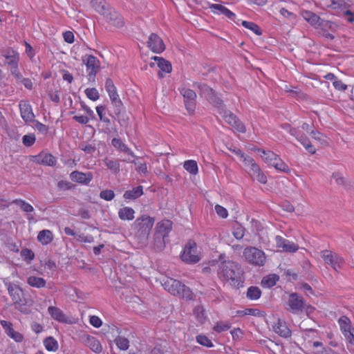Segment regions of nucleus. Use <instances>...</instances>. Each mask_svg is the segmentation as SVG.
I'll return each instance as SVG.
<instances>
[{
  "label": "nucleus",
  "mask_w": 354,
  "mask_h": 354,
  "mask_svg": "<svg viewBox=\"0 0 354 354\" xmlns=\"http://www.w3.org/2000/svg\"><path fill=\"white\" fill-rule=\"evenodd\" d=\"M243 164L246 167L247 172L252 178H255L261 184H266L267 183L266 176L262 172L259 166L255 162L252 158H244Z\"/></svg>",
  "instance_id": "obj_9"
},
{
  "label": "nucleus",
  "mask_w": 354,
  "mask_h": 354,
  "mask_svg": "<svg viewBox=\"0 0 354 354\" xmlns=\"http://www.w3.org/2000/svg\"><path fill=\"white\" fill-rule=\"evenodd\" d=\"M303 18L315 28L318 29L322 18L315 12L310 10H303L301 12Z\"/></svg>",
  "instance_id": "obj_24"
},
{
  "label": "nucleus",
  "mask_w": 354,
  "mask_h": 354,
  "mask_svg": "<svg viewBox=\"0 0 354 354\" xmlns=\"http://www.w3.org/2000/svg\"><path fill=\"white\" fill-rule=\"evenodd\" d=\"M35 158L37 163L43 165L53 167L57 163V159L54 156L44 151L39 153Z\"/></svg>",
  "instance_id": "obj_22"
},
{
  "label": "nucleus",
  "mask_w": 354,
  "mask_h": 354,
  "mask_svg": "<svg viewBox=\"0 0 354 354\" xmlns=\"http://www.w3.org/2000/svg\"><path fill=\"white\" fill-rule=\"evenodd\" d=\"M8 291L13 301L15 309L24 315L30 314L32 301H30L29 304L28 299L24 297L22 288L18 285L10 283L8 285Z\"/></svg>",
  "instance_id": "obj_3"
},
{
  "label": "nucleus",
  "mask_w": 354,
  "mask_h": 354,
  "mask_svg": "<svg viewBox=\"0 0 354 354\" xmlns=\"http://www.w3.org/2000/svg\"><path fill=\"white\" fill-rule=\"evenodd\" d=\"M260 151L261 152L260 154L261 157L263 161L270 166H272L277 160V158L279 157L278 155L271 151L261 150Z\"/></svg>",
  "instance_id": "obj_37"
},
{
  "label": "nucleus",
  "mask_w": 354,
  "mask_h": 354,
  "mask_svg": "<svg viewBox=\"0 0 354 354\" xmlns=\"http://www.w3.org/2000/svg\"><path fill=\"white\" fill-rule=\"evenodd\" d=\"M172 230V222L169 220H162L156 224V233L168 239L169 234Z\"/></svg>",
  "instance_id": "obj_23"
},
{
  "label": "nucleus",
  "mask_w": 354,
  "mask_h": 354,
  "mask_svg": "<svg viewBox=\"0 0 354 354\" xmlns=\"http://www.w3.org/2000/svg\"><path fill=\"white\" fill-rule=\"evenodd\" d=\"M1 56L6 59L5 65L10 66V68L19 65V53L13 48H8L3 50Z\"/></svg>",
  "instance_id": "obj_17"
},
{
  "label": "nucleus",
  "mask_w": 354,
  "mask_h": 354,
  "mask_svg": "<svg viewBox=\"0 0 354 354\" xmlns=\"http://www.w3.org/2000/svg\"><path fill=\"white\" fill-rule=\"evenodd\" d=\"M321 257L326 264L330 266L336 271L340 270L344 263L343 257L330 250H322Z\"/></svg>",
  "instance_id": "obj_12"
},
{
  "label": "nucleus",
  "mask_w": 354,
  "mask_h": 354,
  "mask_svg": "<svg viewBox=\"0 0 354 354\" xmlns=\"http://www.w3.org/2000/svg\"><path fill=\"white\" fill-rule=\"evenodd\" d=\"M147 44L148 47L155 53H161L165 49L162 39L155 33L150 35Z\"/></svg>",
  "instance_id": "obj_18"
},
{
  "label": "nucleus",
  "mask_w": 354,
  "mask_h": 354,
  "mask_svg": "<svg viewBox=\"0 0 354 354\" xmlns=\"http://www.w3.org/2000/svg\"><path fill=\"white\" fill-rule=\"evenodd\" d=\"M286 304L287 310L295 315L302 313L306 307L305 300L297 292H292L289 295Z\"/></svg>",
  "instance_id": "obj_11"
},
{
  "label": "nucleus",
  "mask_w": 354,
  "mask_h": 354,
  "mask_svg": "<svg viewBox=\"0 0 354 354\" xmlns=\"http://www.w3.org/2000/svg\"><path fill=\"white\" fill-rule=\"evenodd\" d=\"M245 231V227L237 223L233 227L232 234L236 239L240 240L244 236Z\"/></svg>",
  "instance_id": "obj_51"
},
{
  "label": "nucleus",
  "mask_w": 354,
  "mask_h": 354,
  "mask_svg": "<svg viewBox=\"0 0 354 354\" xmlns=\"http://www.w3.org/2000/svg\"><path fill=\"white\" fill-rule=\"evenodd\" d=\"M194 86L199 89L200 95L203 96L217 109H220L223 104V100L218 97L215 91L206 84L196 82Z\"/></svg>",
  "instance_id": "obj_10"
},
{
  "label": "nucleus",
  "mask_w": 354,
  "mask_h": 354,
  "mask_svg": "<svg viewBox=\"0 0 354 354\" xmlns=\"http://www.w3.org/2000/svg\"><path fill=\"white\" fill-rule=\"evenodd\" d=\"M211 11L216 15H223L229 19L234 21L236 15L224 6L219 3H212L209 6Z\"/></svg>",
  "instance_id": "obj_20"
},
{
  "label": "nucleus",
  "mask_w": 354,
  "mask_h": 354,
  "mask_svg": "<svg viewBox=\"0 0 354 354\" xmlns=\"http://www.w3.org/2000/svg\"><path fill=\"white\" fill-rule=\"evenodd\" d=\"M74 185L69 181L60 180L57 183V187L59 190L66 191L73 188Z\"/></svg>",
  "instance_id": "obj_62"
},
{
  "label": "nucleus",
  "mask_w": 354,
  "mask_h": 354,
  "mask_svg": "<svg viewBox=\"0 0 354 354\" xmlns=\"http://www.w3.org/2000/svg\"><path fill=\"white\" fill-rule=\"evenodd\" d=\"M183 167L191 174L196 175L198 171L197 162L193 160H186L184 162Z\"/></svg>",
  "instance_id": "obj_44"
},
{
  "label": "nucleus",
  "mask_w": 354,
  "mask_h": 354,
  "mask_svg": "<svg viewBox=\"0 0 354 354\" xmlns=\"http://www.w3.org/2000/svg\"><path fill=\"white\" fill-rule=\"evenodd\" d=\"M143 194V187L142 185H139L136 187H133L131 190H127L124 194L123 197L126 200H135L138 198Z\"/></svg>",
  "instance_id": "obj_32"
},
{
  "label": "nucleus",
  "mask_w": 354,
  "mask_h": 354,
  "mask_svg": "<svg viewBox=\"0 0 354 354\" xmlns=\"http://www.w3.org/2000/svg\"><path fill=\"white\" fill-rule=\"evenodd\" d=\"M181 260L188 264H194L198 263L201 257L197 250V245L193 240H189L185 245L182 253L180 254Z\"/></svg>",
  "instance_id": "obj_6"
},
{
  "label": "nucleus",
  "mask_w": 354,
  "mask_h": 354,
  "mask_svg": "<svg viewBox=\"0 0 354 354\" xmlns=\"http://www.w3.org/2000/svg\"><path fill=\"white\" fill-rule=\"evenodd\" d=\"M79 148L84 151L87 154L92 155L95 151V147L91 144H86L85 142H82L79 145Z\"/></svg>",
  "instance_id": "obj_59"
},
{
  "label": "nucleus",
  "mask_w": 354,
  "mask_h": 354,
  "mask_svg": "<svg viewBox=\"0 0 354 354\" xmlns=\"http://www.w3.org/2000/svg\"><path fill=\"white\" fill-rule=\"evenodd\" d=\"M125 161L133 163L136 166V171L140 174H142L144 176H146L148 174L147 166L145 162H140L134 160H131L130 159L125 160Z\"/></svg>",
  "instance_id": "obj_49"
},
{
  "label": "nucleus",
  "mask_w": 354,
  "mask_h": 354,
  "mask_svg": "<svg viewBox=\"0 0 354 354\" xmlns=\"http://www.w3.org/2000/svg\"><path fill=\"white\" fill-rule=\"evenodd\" d=\"M81 342L90 349L96 353H100L102 351V346L100 341L95 337L88 334H83L80 336Z\"/></svg>",
  "instance_id": "obj_16"
},
{
  "label": "nucleus",
  "mask_w": 354,
  "mask_h": 354,
  "mask_svg": "<svg viewBox=\"0 0 354 354\" xmlns=\"http://www.w3.org/2000/svg\"><path fill=\"white\" fill-rule=\"evenodd\" d=\"M84 93L86 97L92 101H96L100 98L99 92L95 88H87Z\"/></svg>",
  "instance_id": "obj_55"
},
{
  "label": "nucleus",
  "mask_w": 354,
  "mask_h": 354,
  "mask_svg": "<svg viewBox=\"0 0 354 354\" xmlns=\"http://www.w3.org/2000/svg\"><path fill=\"white\" fill-rule=\"evenodd\" d=\"M330 3L327 6L335 10L344 11L350 8L349 0H330Z\"/></svg>",
  "instance_id": "obj_30"
},
{
  "label": "nucleus",
  "mask_w": 354,
  "mask_h": 354,
  "mask_svg": "<svg viewBox=\"0 0 354 354\" xmlns=\"http://www.w3.org/2000/svg\"><path fill=\"white\" fill-rule=\"evenodd\" d=\"M279 13L285 18L289 20L291 24H295L297 22V15L288 11L284 8H282L279 10Z\"/></svg>",
  "instance_id": "obj_53"
},
{
  "label": "nucleus",
  "mask_w": 354,
  "mask_h": 354,
  "mask_svg": "<svg viewBox=\"0 0 354 354\" xmlns=\"http://www.w3.org/2000/svg\"><path fill=\"white\" fill-rule=\"evenodd\" d=\"M218 113L223 117V120L237 131L244 133L246 132V127L244 124L230 111L224 109L222 105L218 109Z\"/></svg>",
  "instance_id": "obj_8"
},
{
  "label": "nucleus",
  "mask_w": 354,
  "mask_h": 354,
  "mask_svg": "<svg viewBox=\"0 0 354 354\" xmlns=\"http://www.w3.org/2000/svg\"><path fill=\"white\" fill-rule=\"evenodd\" d=\"M91 172L84 173L78 171H73L70 174V178L72 181L88 185L93 180Z\"/></svg>",
  "instance_id": "obj_19"
},
{
  "label": "nucleus",
  "mask_w": 354,
  "mask_h": 354,
  "mask_svg": "<svg viewBox=\"0 0 354 354\" xmlns=\"http://www.w3.org/2000/svg\"><path fill=\"white\" fill-rule=\"evenodd\" d=\"M91 5L93 9L102 16L111 8L105 0H92Z\"/></svg>",
  "instance_id": "obj_31"
},
{
  "label": "nucleus",
  "mask_w": 354,
  "mask_h": 354,
  "mask_svg": "<svg viewBox=\"0 0 354 354\" xmlns=\"http://www.w3.org/2000/svg\"><path fill=\"white\" fill-rule=\"evenodd\" d=\"M217 276L221 281L227 282L237 289L243 286V270L241 266L233 261L220 262L218 266Z\"/></svg>",
  "instance_id": "obj_1"
},
{
  "label": "nucleus",
  "mask_w": 354,
  "mask_h": 354,
  "mask_svg": "<svg viewBox=\"0 0 354 354\" xmlns=\"http://www.w3.org/2000/svg\"><path fill=\"white\" fill-rule=\"evenodd\" d=\"M104 164L112 174H118L120 171V165L118 160L106 157L103 160Z\"/></svg>",
  "instance_id": "obj_29"
},
{
  "label": "nucleus",
  "mask_w": 354,
  "mask_h": 354,
  "mask_svg": "<svg viewBox=\"0 0 354 354\" xmlns=\"http://www.w3.org/2000/svg\"><path fill=\"white\" fill-rule=\"evenodd\" d=\"M276 245L280 248L283 252L293 253L299 250V245L290 241L281 236H277L275 237Z\"/></svg>",
  "instance_id": "obj_15"
},
{
  "label": "nucleus",
  "mask_w": 354,
  "mask_h": 354,
  "mask_svg": "<svg viewBox=\"0 0 354 354\" xmlns=\"http://www.w3.org/2000/svg\"><path fill=\"white\" fill-rule=\"evenodd\" d=\"M135 211L129 207H124L119 209L118 216L122 221H132L135 218Z\"/></svg>",
  "instance_id": "obj_35"
},
{
  "label": "nucleus",
  "mask_w": 354,
  "mask_h": 354,
  "mask_svg": "<svg viewBox=\"0 0 354 354\" xmlns=\"http://www.w3.org/2000/svg\"><path fill=\"white\" fill-rule=\"evenodd\" d=\"M241 24L245 28L252 30L257 35L259 36L262 34V31H261L260 27L254 22L248 21H242Z\"/></svg>",
  "instance_id": "obj_47"
},
{
  "label": "nucleus",
  "mask_w": 354,
  "mask_h": 354,
  "mask_svg": "<svg viewBox=\"0 0 354 354\" xmlns=\"http://www.w3.org/2000/svg\"><path fill=\"white\" fill-rule=\"evenodd\" d=\"M154 221L153 218L147 215H142L138 217L133 223L132 229L134 232L135 237L140 243L143 245L147 243Z\"/></svg>",
  "instance_id": "obj_2"
},
{
  "label": "nucleus",
  "mask_w": 354,
  "mask_h": 354,
  "mask_svg": "<svg viewBox=\"0 0 354 354\" xmlns=\"http://www.w3.org/2000/svg\"><path fill=\"white\" fill-rule=\"evenodd\" d=\"M10 71L11 75L13 76V77L16 80V81L17 82H20L22 80L23 75L21 73V72L19 71V65L17 66L10 68Z\"/></svg>",
  "instance_id": "obj_64"
},
{
  "label": "nucleus",
  "mask_w": 354,
  "mask_h": 354,
  "mask_svg": "<svg viewBox=\"0 0 354 354\" xmlns=\"http://www.w3.org/2000/svg\"><path fill=\"white\" fill-rule=\"evenodd\" d=\"M230 328V325L227 323L217 322L213 329L217 333H222Z\"/></svg>",
  "instance_id": "obj_61"
},
{
  "label": "nucleus",
  "mask_w": 354,
  "mask_h": 354,
  "mask_svg": "<svg viewBox=\"0 0 354 354\" xmlns=\"http://www.w3.org/2000/svg\"><path fill=\"white\" fill-rule=\"evenodd\" d=\"M48 312L51 317L60 323H67L68 317L63 311L55 306H49Z\"/></svg>",
  "instance_id": "obj_27"
},
{
  "label": "nucleus",
  "mask_w": 354,
  "mask_h": 354,
  "mask_svg": "<svg viewBox=\"0 0 354 354\" xmlns=\"http://www.w3.org/2000/svg\"><path fill=\"white\" fill-rule=\"evenodd\" d=\"M19 108L20 115L26 124H30L34 121L35 115L32 106L28 100H21L19 103Z\"/></svg>",
  "instance_id": "obj_14"
},
{
  "label": "nucleus",
  "mask_w": 354,
  "mask_h": 354,
  "mask_svg": "<svg viewBox=\"0 0 354 354\" xmlns=\"http://www.w3.org/2000/svg\"><path fill=\"white\" fill-rule=\"evenodd\" d=\"M100 197L105 201H109L113 199L115 194L113 190L106 189L100 192Z\"/></svg>",
  "instance_id": "obj_60"
},
{
  "label": "nucleus",
  "mask_w": 354,
  "mask_h": 354,
  "mask_svg": "<svg viewBox=\"0 0 354 354\" xmlns=\"http://www.w3.org/2000/svg\"><path fill=\"white\" fill-rule=\"evenodd\" d=\"M118 348L122 351H127L129 347V341L127 338L122 336H118L114 340Z\"/></svg>",
  "instance_id": "obj_46"
},
{
  "label": "nucleus",
  "mask_w": 354,
  "mask_h": 354,
  "mask_svg": "<svg viewBox=\"0 0 354 354\" xmlns=\"http://www.w3.org/2000/svg\"><path fill=\"white\" fill-rule=\"evenodd\" d=\"M279 280V277L276 274H269L263 278L261 285L266 288L274 286Z\"/></svg>",
  "instance_id": "obj_41"
},
{
  "label": "nucleus",
  "mask_w": 354,
  "mask_h": 354,
  "mask_svg": "<svg viewBox=\"0 0 354 354\" xmlns=\"http://www.w3.org/2000/svg\"><path fill=\"white\" fill-rule=\"evenodd\" d=\"M44 345L48 351H56L59 347L57 341L53 337L44 339Z\"/></svg>",
  "instance_id": "obj_39"
},
{
  "label": "nucleus",
  "mask_w": 354,
  "mask_h": 354,
  "mask_svg": "<svg viewBox=\"0 0 354 354\" xmlns=\"http://www.w3.org/2000/svg\"><path fill=\"white\" fill-rule=\"evenodd\" d=\"M338 324L343 335L353 330V328L351 326V322L346 316L340 317L338 319Z\"/></svg>",
  "instance_id": "obj_36"
},
{
  "label": "nucleus",
  "mask_w": 354,
  "mask_h": 354,
  "mask_svg": "<svg viewBox=\"0 0 354 354\" xmlns=\"http://www.w3.org/2000/svg\"><path fill=\"white\" fill-rule=\"evenodd\" d=\"M273 330L277 334L283 338H288L292 335V332L288 327L286 322L280 319H278L277 322L273 325Z\"/></svg>",
  "instance_id": "obj_21"
},
{
  "label": "nucleus",
  "mask_w": 354,
  "mask_h": 354,
  "mask_svg": "<svg viewBox=\"0 0 354 354\" xmlns=\"http://www.w3.org/2000/svg\"><path fill=\"white\" fill-rule=\"evenodd\" d=\"M105 111H106L105 106L100 105V106H97L96 107V111H97V115L100 118V120L102 122H104V123L109 124L111 123V120H109V118H108L107 117L105 116Z\"/></svg>",
  "instance_id": "obj_54"
},
{
  "label": "nucleus",
  "mask_w": 354,
  "mask_h": 354,
  "mask_svg": "<svg viewBox=\"0 0 354 354\" xmlns=\"http://www.w3.org/2000/svg\"><path fill=\"white\" fill-rule=\"evenodd\" d=\"M153 59L157 62L158 66L160 68V72L158 73V77L160 78H162L164 77V75L162 73V72L167 73L171 72L172 67L171 63L169 61L165 59L162 57L156 56L153 57Z\"/></svg>",
  "instance_id": "obj_25"
},
{
  "label": "nucleus",
  "mask_w": 354,
  "mask_h": 354,
  "mask_svg": "<svg viewBox=\"0 0 354 354\" xmlns=\"http://www.w3.org/2000/svg\"><path fill=\"white\" fill-rule=\"evenodd\" d=\"M196 342L202 346H206L207 348H212L214 346L212 341L205 335H198L196 336Z\"/></svg>",
  "instance_id": "obj_57"
},
{
  "label": "nucleus",
  "mask_w": 354,
  "mask_h": 354,
  "mask_svg": "<svg viewBox=\"0 0 354 354\" xmlns=\"http://www.w3.org/2000/svg\"><path fill=\"white\" fill-rule=\"evenodd\" d=\"M295 138L304 146V147L311 154L316 152L315 147L311 144L309 138L303 133L298 132L295 136Z\"/></svg>",
  "instance_id": "obj_28"
},
{
  "label": "nucleus",
  "mask_w": 354,
  "mask_h": 354,
  "mask_svg": "<svg viewBox=\"0 0 354 354\" xmlns=\"http://www.w3.org/2000/svg\"><path fill=\"white\" fill-rule=\"evenodd\" d=\"M53 240V232L49 230H43L37 235V241L42 245H48Z\"/></svg>",
  "instance_id": "obj_34"
},
{
  "label": "nucleus",
  "mask_w": 354,
  "mask_h": 354,
  "mask_svg": "<svg viewBox=\"0 0 354 354\" xmlns=\"http://www.w3.org/2000/svg\"><path fill=\"white\" fill-rule=\"evenodd\" d=\"M243 255L246 261L254 266H263L266 259L264 252L255 247L250 246L245 248Z\"/></svg>",
  "instance_id": "obj_7"
},
{
  "label": "nucleus",
  "mask_w": 354,
  "mask_h": 354,
  "mask_svg": "<svg viewBox=\"0 0 354 354\" xmlns=\"http://www.w3.org/2000/svg\"><path fill=\"white\" fill-rule=\"evenodd\" d=\"M277 170L284 172V173H289L290 171V169L288 165L285 163L280 157L277 158V160L274 162V163L272 165Z\"/></svg>",
  "instance_id": "obj_48"
},
{
  "label": "nucleus",
  "mask_w": 354,
  "mask_h": 354,
  "mask_svg": "<svg viewBox=\"0 0 354 354\" xmlns=\"http://www.w3.org/2000/svg\"><path fill=\"white\" fill-rule=\"evenodd\" d=\"M180 93L183 96L184 101L185 100H195L196 98V93L190 88H185V87L182 88L180 89Z\"/></svg>",
  "instance_id": "obj_50"
},
{
  "label": "nucleus",
  "mask_w": 354,
  "mask_h": 354,
  "mask_svg": "<svg viewBox=\"0 0 354 354\" xmlns=\"http://www.w3.org/2000/svg\"><path fill=\"white\" fill-rule=\"evenodd\" d=\"M111 104L113 107V112L116 116H119L124 110L123 103L120 98L111 100Z\"/></svg>",
  "instance_id": "obj_52"
},
{
  "label": "nucleus",
  "mask_w": 354,
  "mask_h": 354,
  "mask_svg": "<svg viewBox=\"0 0 354 354\" xmlns=\"http://www.w3.org/2000/svg\"><path fill=\"white\" fill-rule=\"evenodd\" d=\"M32 122L34 123V127L40 133H42L44 134H46L48 133V128L46 125L42 124L38 120H35V119L34 121Z\"/></svg>",
  "instance_id": "obj_63"
},
{
  "label": "nucleus",
  "mask_w": 354,
  "mask_h": 354,
  "mask_svg": "<svg viewBox=\"0 0 354 354\" xmlns=\"http://www.w3.org/2000/svg\"><path fill=\"white\" fill-rule=\"evenodd\" d=\"M168 239L155 232L153 236V245L156 250L161 251L165 248Z\"/></svg>",
  "instance_id": "obj_38"
},
{
  "label": "nucleus",
  "mask_w": 354,
  "mask_h": 354,
  "mask_svg": "<svg viewBox=\"0 0 354 354\" xmlns=\"http://www.w3.org/2000/svg\"><path fill=\"white\" fill-rule=\"evenodd\" d=\"M82 60L86 68L88 82L95 83L96 75L100 69V60L93 55H85Z\"/></svg>",
  "instance_id": "obj_5"
},
{
  "label": "nucleus",
  "mask_w": 354,
  "mask_h": 354,
  "mask_svg": "<svg viewBox=\"0 0 354 354\" xmlns=\"http://www.w3.org/2000/svg\"><path fill=\"white\" fill-rule=\"evenodd\" d=\"M27 283L35 288H43L46 286V281L42 277H37V276H30L27 278L26 280Z\"/></svg>",
  "instance_id": "obj_33"
},
{
  "label": "nucleus",
  "mask_w": 354,
  "mask_h": 354,
  "mask_svg": "<svg viewBox=\"0 0 354 354\" xmlns=\"http://www.w3.org/2000/svg\"><path fill=\"white\" fill-rule=\"evenodd\" d=\"M36 138L33 133L27 134L23 136L22 142L26 147H31L35 142Z\"/></svg>",
  "instance_id": "obj_58"
},
{
  "label": "nucleus",
  "mask_w": 354,
  "mask_h": 354,
  "mask_svg": "<svg viewBox=\"0 0 354 354\" xmlns=\"http://www.w3.org/2000/svg\"><path fill=\"white\" fill-rule=\"evenodd\" d=\"M111 145L116 150H118L120 152H124L131 157L136 156L132 150L130 148H129V147L125 143L122 142L121 138H113L111 140Z\"/></svg>",
  "instance_id": "obj_26"
},
{
  "label": "nucleus",
  "mask_w": 354,
  "mask_h": 354,
  "mask_svg": "<svg viewBox=\"0 0 354 354\" xmlns=\"http://www.w3.org/2000/svg\"><path fill=\"white\" fill-rule=\"evenodd\" d=\"M261 291L257 286H250L248 288L246 297L250 300H257L260 298Z\"/></svg>",
  "instance_id": "obj_40"
},
{
  "label": "nucleus",
  "mask_w": 354,
  "mask_h": 354,
  "mask_svg": "<svg viewBox=\"0 0 354 354\" xmlns=\"http://www.w3.org/2000/svg\"><path fill=\"white\" fill-rule=\"evenodd\" d=\"M163 286L166 290L173 295L186 298H190L191 297V290L178 280L172 278L167 279L165 281Z\"/></svg>",
  "instance_id": "obj_4"
},
{
  "label": "nucleus",
  "mask_w": 354,
  "mask_h": 354,
  "mask_svg": "<svg viewBox=\"0 0 354 354\" xmlns=\"http://www.w3.org/2000/svg\"><path fill=\"white\" fill-rule=\"evenodd\" d=\"M103 17L108 24L116 28H120L125 24L122 15L112 7L106 12Z\"/></svg>",
  "instance_id": "obj_13"
},
{
  "label": "nucleus",
  "mask_w": 354,
  "mask_h": 354,
  "mask_svg": "<svg viewBox=\"0 0 354 354\" xmlns=\"http://www.w3.org/2000/svg\"><path fill=\"white\" fill-rule=\"evenodd\" d=\"M12 203L19 206L21 209L26 213H30L34 211L33 207L22 199H15L12 201Z\"/></svg>",
  "instance_id": "obj_45"
},
{
  "label": "nucleus",
  "mask_w": 354,
  "mask_h": 354,
  "mask_svg": "<svg viewBox=\"0 0 354 354\" xmlns=\"http://www.w3.org/2000/svg\"><path fill=\"white\" fill-rule=\"evenodd\" d=\"M20 254L23 259L28 263H30L35 258L34 252L28 248L22 249Z\"/></svg>",
  "instance_id": "obj_56"
},
{
  "label": "nucleus",
  "mask_w": 354,
  "mask_h": 354,
  "mask_svg": "<svg viewBox=\"0 0 354 354\" xmlns=\"http://www.w3.org/2000/svg\"><path fill=\"white\" fill-rule=\"evenodd\" d=\"M236 315L243 317L245 315H252L254 317H261L262 315L261 311L255 308H245L244 310H239L236 311Z\"/></svg>",
  "instance_id": "obj_43"
},
{
  "label": "nucleus",
  "mask_w": 354,
  "mask_h": 354,
  "mask_svg": "<svg viewBox=\"0 0 354 354\" xmlns=\"http://www.w3.org/2000/svg\"><path fill=\"white\" fill-rule=\"evenodd\" d=\"M337 27L338 26L335 23L322 19L318 29L322 30V32L328 31V30H331L332 32H335Z\"/></svg>",
  "instance_id": "obj_42"
}]
</instances>
